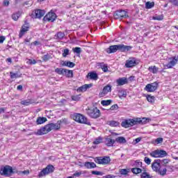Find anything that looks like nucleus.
Masks as SVG:
<instances>
[{
    "label": "nucleus",
    "mask_w": 178,
    "mask_h": 178,
    "mask_svg": "<svg viewBox=\"0 0 178 178\" xmlns=\"http://www.w3.org/2000/svg\"><path fill=\"white\" fill-rule=\"evenodd\" d=\"M165 167H167L166 169H167V170L168 172H173V166H172V165H167Z\"/></svg>",
    "instance_id": "59"
},
{
    "label": "nucleus",
    "mask_w": 178,
    "mask_h": 178,
    "mask_svg": "<svg viewBox=\"0 0 178 178\" xmlns=\"http://www.w3.org/2000/svg\"><path fill=\"white\" fill-rule=\"evenodd\" d=\"M140 141H141V138H137L134 140L133 144H134V145L138 144V143H140Z\"/></svg>",
    "instance_id": "58"
},
{
    "label": "nucleus",
    "mask_w": 178,
    "mask_h": 178,
    "mask_svg": "<svg viewBox=\"0 0 178 178\" xmlns=\"http://www.w3.org/2000/svg\"><path fill=\"white\" fill-rule=\"evenodd\" d=\"M65 38V33L63 32H58L54 35V38L56 40H63Z\"/></svg>",
    "instance_id": "27"
},
{
    "label": "nucleus",
    "mask_w": 178,
    "mask_h": 178,
    "mask_svg": "<svg viewBox=\"0 0 178 178\" xmlns=\"http://www.w3.org/2000/svg\"><path fill=\"white\" fill-rule=\"evenodd\" d=\"M118 109H119V106H118V104H114L110 108V111H118Z\"/></svg>",
    "instance_id": "55"
},
{
    "label": "nucleus",
    "mask_w": 178,
    "mask_h": 178,
    "mask_svg": "<svg viewBox=\"0 0 178 178\" xmlns=\"http://www.w3.org/2000/svg\"><path fill=\"white\" fill-rule=\"evenodd\" d=\"M3 6H9V1H8V0H4V1H3Z\"/></svg>",
    "instance_id": "63"
},
{
    "label": "nucleus",
    "mask_w": 178,
    "mask_h": 178,
    "mask_svg": "<svg viewBox=\"0 0 178 178\" xmlns=\"http://www.w3.org/2000/svg\"><path fill=\"white\" fill-rule=\"evenodd\" d=\"M87 114L92 119H98L101 116V111L98 108H89L87 110Z\"/></svg>",
    "instance_id": "5"
},
{
    "label": "nucleus",
    "mask_w": 178,
    "mask_h": 178,
    "mask_svg": "<svg viewBox=\"0 0 178 178\" xmlns=\"http://www.w3.org/2000/svg\"><path fill=\"white\" fill-rule=\"evenodd\" d=\"M170 162L169 159H163L161 160L160 163L162 165V166H168V163Z\"/></svg>",
    "instance_id": "41"
},
{
    "label": "nucleus",
    "mask_w": 178,
    "mask_h": 178,
    "mask_svg": "<svg viewBox=\"0 0 178 178\" xmlns=\"http://www.w3.org/2000/svg\"><path fill=\"white\" fill-rule=\"evenodd\" d=\"M59 122L60 124H67V119L66 118H63L60 120L58 121Z\"/></svg>",
    "instance_id": "51"
},
{
    "label": "nucleus",
    "mask_w": 178,
    "mask_h": 178,
    "mask_svg": "<svg viewBox=\"0 0 178 178\" xmlns=\"http://www.w3.org/2000/svg\"><path fill=\"white\" fill-rule=\"evenodd\" d=\"M72 51L74 54H81V48L80 47L73 48Z\"/></svg>",
    "instance_id": "47"
},
{
    "label": "nucleus",
    "mask_w": 178,
    "mask_h": 178,
    "mask_svg": "<svg viewBox=\"0 0 178 178\" xmlns=\"http://www.w3.org/2000/svg\"><path fill=\"white\" fill-rule=\"evenodd\" d=\"M51 127L53 130H59V129H60V124L59 123V121H57L56 124L51 123Z\"/></svg>",
    "instance_id": "36"
},
{
    "label": "nucleus",
    "mask_w": 178,
    "mask_h": 178,
    "mask_svg": "<svg viewBox=\"0 0 178 178\" xmlns=\"http://www.w3.org/2000/svg\"><path fill=\"white\" fill-rule=\"evenodd\" d=\"M35 15L36 19H41V17H42L44 15H45V10H40V9L35 10Z\"/></svg>",
    "instance_id": "22"
},
{
    "label": "nucleus",
    "mask_w": 178,
    "mask_h": 178,
    "mask_svg": "<svg viewBox=\"0 0 178 178\" xmlns=\"http://www.w3.org/2000/svg\"><path fill=\"white\" fill-rule=\"evenodd\" d=\"M136 168L131 169L132 173L134 175H138L139 173H143V170H141L140 166L143 165L142 162H136Z\"/></svg>",
    "instance_id": "15"
},
{
    "label": "nucleus",
    "mask_w": 178,
    "mask_h": 178,
    "mask_svg": "<svg viewBox=\"0 0 178 178\" xmlns=\"http://www.w3.org/2000/svg\"><path fill=\"white\" fill-rule=\"evenodd\" d=\"M73 120L77 122L78 123H82L83 124H88V126H91V122L87 120L86 116L80 114V113H75L72 116Z\"/></svg>",
    "instance_id": "2"
},
{
    "label": "nucleus",
    "mask_w": 178,
    "mask_h": 178,
    "mask_svg": "<svg viewBox=\"0 0 178 178\" xmlns=\"http://www.w3.org/2000/svg\"><path fill=\"white\" fill-rule=\"evenodd\" d=\"M70 53L69 49H65L63 52V58H66V56H67V55H70Z\"/></svg>",
    "instance_id": "48"
},
{
    "label": "nucleus",
    "mask_w": 178,
    "mask_h": 178,
    "mask_svg": "<svg viewBox=\"0 0 178 178\" xmlns=\"http://www.w3.org/2000/svg\"><path fill=\"white\" fill-rule=\"evenodd\" d=\"M101 143H102V138L98 137L95 140V141L93 142V144L98 145V144H101Z\"/></svg>",
    "instance_id": "45"
},
{
    "label": "nucleus",
    "mask_w": 178,
    "mask_h": 178,
    "mask_svg": "<svg viewBox=\"0 0 178 178\" xmlns=\"http://www.w3.org/2000/svg\"><path fill=\"white\" fill-rule=\"evenodd\" d=\"M55 72L58 74H65V69L63 68H56Z\"/></svg>",
    "instance_id": "40"
},
{
    "label": "nucleus",
    "mask_w": 178,
    "mask_h": 178,
    "mask_svg": "<svg viewBox=\"0 0 178 178\" xmlns=\"http://www.w3.org/2000/svg\"><path fill=\"white\" fill-rule=\"evenodd\" d=\"M84 166L87 168V169H94V168H97V165L94 162H86Z\"/></svg>",
    "instance_id": "24"
},
{
    "label": "nucleus",
    "mask_w": 178,
    "mask_h": 178,
    "mask_svg": "<svg viewBox=\"0 0 178 178\" xmlns=\"http://www.w3.org/2000/svg\"><path fill=\"white\" fill-rule=\"evenodd\" d=\"M10 79H18L20 76L17 73L10 72Z\"/></svg>",
    "instance_id": "43"
},
{
    "label": "nucleus",
    "mask_w": 178,
    "mask_h": 178,
    "mask_svg": "<svg viewBox=\"0 0 178 178\" xmlns=\"http://www.w3.org/2000/svg\"><path fill=\"white\" fill-rule=\"evenodd\" d=\"M115 143H118L119 144H126L127 143V140H126V138L123 136H119L115 138Z\"/></svg>",
    "instance_id": "25"
},
{
    "label": "nucleus",
    "mask_w": 178,
    "mask_h": 178,
    "mask_svg": "<svg viewBox=\"0 0 178 178\" xmlns=\"http://www.w3.org/2000/svg\"><path fill=\"white\" fill-rule=\"evenodd\" d=\"M29 65H35V63H37V61L35 60L29 59Z\"/></svg>",
    "instance_id": "60"
},
{
    "label": "nucleus",
    "mask_w": 178,
    "mask_h": 178,
    "mask_svg": "<svg viewBox=\"0 0 178 178\" xmlns=\"http://www.w3.org/2000/svg\"><path fill=\"white\" fill-rule=\"evenodd\" d=\"M112 103V100L109 99V100H103L101 102L102 105H103V106H108V105H111V104Z\"/></svg>",
    "instance_id": "37"
},
{
    "label": "nucleus",
    "mask_w": 178,
    "mask_h": 178,
    "mask_svg": "<svg viewBox=\"0 0 178 178\" xmlns=\"http://www.w3.org/2000/svg\"><path fill=\"white\" fill-rule=\"evenodd\" d=\"M147 99L148 102H150V104H154V102H155V97L154 96L147 95Z\"/></svg>",
    "instance_id": "39"
},
{
    "label": "nucleus",
    "mask_w": 178,
    "mask_h": 178,
    "mask_svg": "<svg viewBox=\"0 0 178 178\" xmlns=\"http://www.w3.org/2000/svg\"><path fill=\"white\" fill-rule=\"evenodd\" d=\"M153 20H163V15H156L153 17Z\"/></svg>",
    "instance_id": "53"
},
{
    "label": "nucleus",
    "mask_w": 178,
    "mask_h": 178,
    "mask_svg": "<svg viewBox=\"0 0 178 178\" xmlns=\"http://www.w3.org/2000/svg\"><path fill=\"white\" fill-rule=\"evenodd\" d=\"M149 155L152 158H165L168 155V153L165 150L156 149L150 152Z\"/></svg>",
    "instance_id": "8"
},
{
    "label": "nucleus",
    "mask_w": 178,
    "mask_h": 178,
    "mask_svg": "<svg viewBox=\"0 0 178 178\" xmlns=\"http://www.w3.org/2000/svg\"><path fill=\"white\" fill-rule=\"evenodd\" d=\"M138 65V63L136 60L135 58H133L132 60H127L125 63L126 67H134V66H137Z\"/></svg>",
    "instance_id": "19"
},
{
    "label": "nucleus",
    "mask_w": 178,
    "mask_h": 178,
    "mask_svg": "<svg viewBox=\"0 0 178 178\" xmlns=\"http://www.w3.org/2000/svg\"><path fill=\"white\" fill-rule=\"evenodd\" d=\"M52 57L51 56V55L49 54H46L42 57V60H44V62H48L49 59H51Z\"/></svg>",
    "instance_id": "44"
},
{
    "label": "nucleus",
    "mask_w": 178,
    "mask_h": 178,
    "mask_svg": "<svg viewBox=\"0 0 178 178\" xmlns=\"http://www.w3.org/2000/svg\"><path fill=\"white\" fill-rule=\"evenodd\" d=\"M127 12L123 10H119L115 11L114 13V19H123L124 17H128Z\"/></svg>",
    "instance_id": "10"
},
{
    "label": "nucleus",
    "mask_w": 178,
    "mask_h": 178,
    "mask_svg": "<svg viewBox=\"0 0 178 178\" xmlns=\"http://www.w3.org/2000/svg\"><path fill=\"white\" fill-rule=\"evenodd\" d=\"M166 172H168V169L163 168V170H159L158 173L159 175H161V176H165V175H166Z\"/></svg>",
    "instance_id": "42"
},
{
    "label": "nucleus",
    "mask_w": 178,
    "mask_h": 178,
    "mask_svg": "<svg viewBox=\"0 0 178 178\" xmlns=\"http://www.w3.org/2000/svg\"><path fill=\"white\" fill-rule=\"evenodd\" d=\"M168 60V63H167L165 66L168 69H172V67H173V66H175L177 63L178 58L176 56H175L172 58H170Z\"/></svg>",
    "instance_id": "13"
},
{
    "label": "nucleus",
    "mask_w": 178,
    "mask_h": 178,
    "mask_svg": "<svg viewBox=\"0 0 178 178\" xmlns=\"http://www.w3.org/2000/svg\"><path fill=\"white\" fill-rule=\"evenodd\" d=\"M22 13L20 12L15 13L12 15V19L13 20H15V22L19 19V17H20V15Z\"/></svg>",
    "instance_id": "34"
},
{
    "label": "nucleus",
    "mask_w": 178,
    "mask_h": 178,
    "mask_svg": "<svg viewBox=\"0 0 178 178\" xmlns=\"http://www.w3.org/2000/svg\"><path fill=\"white\" fill-rule=\"evenodd\" d=\"M56 19V14L55 13H48L44 17V20H47V22H51V23L53 22H55V19Z\"/></svg>",
    "instance_id": "14"
},
{
    "label": "nucleus",
    "mask_w": 178,
    "mask_h": 178,
    "mask_svg": "<svg viewBox=\"0 0 178 178\" xmlns=\"http://www.w3.org/2000/svg\"><path fill=\"white\" fill-rule=\"evenodd\" d=\"M140 177L141 178H153L154 177H152L151 175H149V173L147 172L145 170H143V172L140 175Z\"/></svg>",
    "instance_id": "32"
},
{
    "label": "nucleus",
    "mask_w": 178,
    "mask_h": 178,
    "mask_svg": "<svg viewBox=\"0 0 178 178\" xmlns=\"http://www.w3.org/2000/svg\"><path fill=\"white\" fill-rule=\"evenodd\" d=\"M152 169L157 173L161 170V159H156L152 163Z\"/></svg>",
    "instance_id": "12"
},
{
    "label": "nucleus",
    "mask_w": 178,
    "mask_h": 178,
    "mask_svg": "<svg viewBox=\"0 0 178 178\" xmlns=\"http://www.w3.org/2000/svg\"><path fill=\"white\" fill-rule=\"evenodd\" d=\"M81 175V172H75L74 173L73 176H74L75 177H80Z\"/></svg>",
    "instance_id": "64"
},
{
    "label": "nucleus",
    "mask_w": 178,
    "mask_h": 178,
    "mask_svg": "<svg viewBox=\"0 0 178 178\" xmlns=\"http://www.w3.org/2000/svg\"><path fill=\"white\" fill-rule=\"evenodd\" d=\"M54 170L55 167H54V165H48L41 172H39L38 177H44V176H47V175H49V173H54Z\"/></svg>",
    "instance_id": "7"
},
{
    "label": "nucleus",
    "mask_w": 178,
    "mask_h": 178,
    "mask_svg": "<svg viewBox=\"0 0 178 178\" xmlns=\"http://www.w3.org/2000/svg\"><path fill=\"white\" fill-rule=\"evenodd\" d=\"M111 91H112V86L107 85V86H104L102 92L99 94V97H105L106 95L108 94V92H111Z\"/></svg>",
    "instance_id": "16"
},
{
    "label": "nucleus",
    "mask_w": 178,
    "mask_h": 178,
    "mask_svg": "<svg viewBox=\"0 0 178 178\" xmlns=\"http://www.w3.org/2000/svg\"><path fill=\"white\" fill-rule=\"evenodd\" d=\"M158 88V83L156 82H154L152 83L147 84L145 90L147 91V92H154V91H156Z\"/></svg>",
    "instance_id": "11"
},
{
    "label": "nucleus",
    "mask_w": 178,
    "mask_h": 178,
    "mask_svg": "<svg viewBox=\"0 0 178 178\" xmlns=\"http://www.w3.org/2000/svg\"><path fill=\"white\" fill-rule=\"evenodd\" d=\"M132 48L133 47L131 46L124 44L111 45L109 48L106 49V52H107V54H115V52H118V51H120V52H126L131 51Z\"/></svg>",
    "instance_id": "1"
},
{
    "label": "nucleus",
    "mask_w": 178,
    "mask_h": 178,
    "mask_svg": "<svg viewBox=\"0 0 178 178\" xmlns=\"http://www.w3.org/2000/svg\"><path fill=\"white\" fill-rule=\"evenodd\" d=\"M64 74L67 76V77H73V71L65 69Z\"/></svg>",
    "instance_id": "35"
},
{
    "label": "nucleus",
    "mask_w": 178,
    "mask_h": 178,
    "mask_svg": "<svg viewBox=\"0 0 178 178\" xmlns=\"http://www.w3.org/2000/svg\"><path fill=\"white\" fill-rule=\"evenodd\" d=\"M92 175H95L96 176H102V175H104V173H102V172H99V171H92Z\"/></svg>",
    "instance_id": "56"
},
{
    "label": "nucleus",
    "mask_w": 178,
    "mask_h": 178,
    "mask_svg": "<svg viewBox=\"0 0 178 178\" xmlns=\"http://www.w3.org/2000/svg\"><path fill=\"white\" fill-rule=\"evenodd\" d=\"M5 36H0V44H3V41H5Z\"/></svg>",
    "instance_id": "62"
},
{
    "label": "nucleus",
    "mask_w": 178,
    "mask_h": 178,
    "mask_svg": "<svg viewBox=\"0 0 178 178\" xmlns=\"http://www.w3.org/2000/svg\"><path fill=\"white\" fill-rule=\"evenodd\" d=\"M118 93V97L120 99H123V98H126L127 97V92L124 90H120Z\"/></svg>",
    "instance_id": "26"
},
{
    "label": "nucleus",
    "mask_w": 178,
    "mask_h": 178,
    "mask_svg": "<svg viewBox=\"0 0 178 178\" xmlns=\"http://www.w3.org/2000/svg\"><path fill=\"white\" fill-rule=\"evenodd\" d=\"M149 72H151V73H154V74L158 73V67H156V66H150L148 68Z\"/></svg>",
    "instance_id": "33"
},
{
    "label": "nucleus",
    "mask_w": 178,
    "mask_h": 178,
    "mask_svg": "<svg viewBox=\"0 0 178 178\" xmlns=\"http://www.w3.org/2000/svg\"><path fill=\"white\" fill-rule=\"evenodd\" d=\"M107 124H108V126H111V127H118V126H119V122L115 120H111L108 121Z\"/></svg>",
    "instance_id": "30"
},
{
    "label": "nucleus",
    "mask_w": 178,
    "mask_h": 178,
    "mask_svg": "<svg viewBox=\"0 0 178 178\" xmlns=\"http://www.w3.org/2000/svg\"><path fill=\"white\" fill-rule=\"evenodd\" d=\"M116 83L118 86H124V84H127V78H119L118 79H117Z\"/></svg>",
    "instance_id": "23"
},
{
    "label": "nucleus",
    "mask_w": 178,
    "mask_h": 178,
    "mask_svg": "<svg viewBox=\"0 0 178 178\" xmlns=\"http://www.w3.org/2000/svg\"><path fill=\"white\" fill-rule=\"evenodd\" d=\"M80 95H73L71 97V98L72 101H76V102L80 101V99H81Z\"/></svg>",
    "instance_id": "46"
},
{
    "label": "nucleus",
    "mask_w": 178,
    "mask_h": 178,
    "mask_svg": "<svg viewBox=\"0 0 178 178\" xmlns=\"http://www.w3.org/2000/svg\"><path fill=\"white\" fill-rule=\"evenodd\" d=\"M15 173H17V170H15L10 165H6L3 168H1L0 170V175L1 176H12V175H15Z\"/></svg>",
    "instance_id": "3"
},
{
    "label": "nucleus",
    "mask_w": 178,
    "mask_h": 178,
    "mask_svg": "<svg viewBox=\"0 0 178 178\" xmlns=\"http://www.w3.org/2000/svg\"><path fill=\"white\" fill-rule=\"evenodd\" d=\"M161 143H163V138H158L155 140V145H158V144H161Z\"/></svg>",
    "instance_id": "49"
},
{
    "label": "nucleus",
    "mask_w": 178,
    "mask_h": 178,
    "mask_svg": "<svg viewBox=\"0 0 178 178\" xmlns=\"http://www.w3.org/2000/svg\"><path fill=\"white\" fill-rule=\"evenodd\" d=\"M115 140L112 139V138H109L108 136L105 138L104 144L106 145V147H113V144H115Z\"/></svg>",
    "instance_id": "20"
},
{
    "label": "nucleus",
    "mask_w": 178,
    "mask_h": 178,
    "mask_svg": "<svg viewBox=\"0 0 178 178\" xmlns=\"http://www.w3.org/2000/svg\"><path fill=\"white\" fill-rule=\"evenodd\" d=\"M47 118H41V117H39L38 118L37 120H36V124H42V123H45V122H47Z\"/></svg>",
    "instance_id": "29"
},
{
    "label": "nucleus",
    "mask_w": 178,
    "mask_h": 178,
    "mask_svg": "<svg viewBox=\"0 0 178 178\" xmlns=\"http://www.w3.org/2000/svg\"><path fill=\"white\" fill-rule=\"evenodd\" d=\"M86 77L90 80H98V74L95 72H90L87 74Z\"/></svg>",
    "instance_id": "21"
},
{
    "label": "nucleus",
    "mask_w": 178,
    "mask_h": 178,
    "mask_svg": "<svg viewBox=\"0 0 178 178\" xmlns=\"http://www.w3.org/2000/svg\"><path fill=\"white\" fill-rule=\"evenodd\" d=\"M101 67H102V70H103V72H108V65L106 64L102 65Z\"/></svg>",
    "instance_id": "54"
},
{
    "label": "nucleus",
    "mask_w": 178,
    "mask_h": 178,
    "mask_svg": "<svg viewBox=\"0 0 178 178\" xmlns=\"http://www.w3.org/2000/svg\"><path fill=\"white\" fill-rule=\"evenodd\" d=\"M120 175H126L127 173H129V170L127 169H121L120 170Z\"/></svg>",
    "instance_id": "50"
},
{
    "label": "nucleus",
    "mask_w": 178,
    "mask_h": 178,
    "mask_svg": "<svg viewBox=\"0 0 178 178\" xmlns=\"http://www.w3.org/2000/svg\"><path fill=\"white\" fill-rule=\"evenodd\" d=\"M29 29H30V26L27 24H25L22 26L20 32L19 33V38H22V37H23L26 34V33L29 31Z\"/></svg>",
    "instance_id": "17"
},
{
    "label": "nucleus",
    "mask_w": 178,
    "mask_h": 178,
    "mask_svg": "<svg viewBox=\"0 0 178 178\" xmlns=\"http://www.w3.org/2000/svg\"><path fill=\"white\" fill-rule=\"evenodd\" d=\"M51 130H54V129L52 128V124L51 123L38 129L36 134L37 136H44V134H48Z\"/></svg>",
    "instance_id": "6"
},
{
    "label": "nucleus",
    "mask_w": 178,
    "mask_h": 178,
    "mask_svg": "<svg viewBox=\"0 0 178 178\" xmlns=\"http://www.w3.org/2000/svg\"><path fill=\"white\" fill-rule=\"evenodd\" d=\"M144 161L145 162V163H147V165H151V159L148 157H145Z\"/></svg>",
    "instance_id": "57"
},
{
    "label": "nucleus",
    "mask_w": 178,
    "mask_h": 178,
    "mask_svg": "<svg viewBox=\"0 0 178 178\" xmlns=\"http://www.w3.org/2000/svg\"><path fill=\"white\" fill-rule=\"evenodd\" d=\"M31 104H34V102L31 99L21 101V104L25 105V106H29V105H31Z\"/></svg>",
    "instance_id": "31"
},
{
    "label": "nucleus",
    "mask_w": 178,
    "mask_h": 178,
    "mask_svg": "<svg viewBox=\"0 0 178 178\" xmlns=\"http://www.w3.org/2000/svg\"><path fill=\"white\" fill-rule=\"evenodd\" d=\"M18 175H29L30 173V171L29 170H24V171H17Z\"/></svg>",
    "instance_id": "52"
},
{
    "label": "nucleus",
    "mask_w": 178,
    "mask_h": 178,
    "mask_svg": "<svg viewBox=\"0 0 178 178\" xmlns=\"http://www.w3.org/2000/svg\"><path fill=\"white\" fill-rule=\"evenodd\" d=\"M143 120L140 118H136V120L129 119V120H124L122 122L121 126L122 127H125V129H127V127H131V126H134L137 124L138 123H141Z\"/></svg>",
    "instance_id": "4"
},
{
    "label": "nucleus",
    "mask_w": 178,
    "mask_h": 178,
    "mask_svg": "<svg viewBox=\"0 0 178 178\" xmlns=\"http://www.w3.org/2000/svg\"><path fill=\"white\" fill-rule=\"evenodd\" d=\"M92 87V84H85L76 89L77 92H86L88 88H91Z\"/></svg>",
    "instance_id": "18"
},
{
    "label": "nucleus",
    "mask_w": 178,
    "mask_h": 178,
    "mask_svg": "<svg viewBox=\"0 0 178 178\" xmlns=\"http://www.w3.org/2000/svg\"><path fill=\"white\" fill-rule=\"evenodd\" d=\"M63 66H67V67H74L76 64L71 61H63Z\"/></svg>",
    "instance_id": "28"
},
{
    "label": "nucleus",
    "mask_w": 178,
    "mask_h": 178,
    "mask_svg": "<svg viewBox=\"0 0 178 178\" xmlns=\"http://www.w3.org/2000/svg\"><path fill=\"white\" fill-rule=\"evenodd\" d=\"M95 162L99 165H108V163L111 162V157L109 156L97 157L96 159Z\"/></svg>",
    "instance_id": "9"
},
{
    "label": "nucleus",
    "mask_w": 178,
    "mask_h": 178,
    "mask_svg": "<svg viewBox=\"0 0 178 178\" xmlns=\"http://www.w3.org/2000/svg\"><path fill=\"white\" fill-rule=\"evenodd\" d=\"M115 177H116V176H115L113 175H108L103 177V178H115Z\"/></svg>",
    "instance_id": "61"
},
{
    "label": "nucleus",
    "mask_w": 178,
    "mask_h": 178,
    "mask_svg": "<svg viewBox=\"0 0 178 178\" xmlns=\"http://www.w3.org/2000/svg\"><path fill=\"white\" fill-rule=\"evenodd\" d=\"M145 6L147 9H151V8H154V6H155V3L147 1Z\"/></svg>",
    "instance_id": "38"
}]
</instances>
